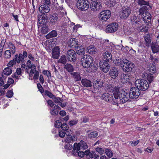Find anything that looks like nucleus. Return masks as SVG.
<instances>
[{"mask_svg":"<svg viewBox=\"0 0 159 159\" xmlns=\"http://www.w3.org/2000/svg\"><path fill=\"white\" fill-rule=\"evenodd\" d=\"M66 134V135H67V134H66V133L64 131H63L62 130L60 131L59 132V136L61 138L64 137L65 136Z\"/></svg>","mask_w":159,"mask_h":159,"instance_id":"obj_64","label":"nucleus"},{"mask_svg":"<svg viewBox=\"0 0 159 159\" xmlns=\"http://www.w3.org/2000/svg\"><path fill=\"white\" fill-rule=\"evenodd\" d=\"M105 152L107 156L109 158H111L113 156V152L109 149H106L105 150Z\"/></svg>","mask_w":159,"mask_h":159,"instance_id":"obj_42","label":"nucleus"},{"mask_svg":"<svg viewBox=\"0 0 159 159\" xmlns=\"http://www.w3.org/2000/svg\"><path fill=\"white\" fill-rule=\"evenodd\" d=\"M139 142V140L134 142L130 141L129 142V144L132 146H135L137 145Z\"/></svg>","mask_w":159,"mask_h":159,"instance_id":"obj_58","label":"nucleus"},{"mask_svg":"<svg viewBox=\"0 0 159 159\" xmlns=\"http://www.w3.org/2000/svg\"><path fill=\"white\" fill-rule=\"evenodd\" d=\"M79 144L81 150H84L88 148V145L86 143L83 141H80L79 143Z\"/></svg>","mask_w":159,"mask_h":159,"instance_id":"obj_39","label":"nucleus"},{"mask_svg":"<svg viewBox=\"0 0 159 159\" xmlns=\"http://www.w3.org/2000/svg\"><path fill=\"white\" fill-rule=\"evenodd\" d=\"M120 98H122V103H124L128 101L129 98L136 99L140 94V90L137 88H131L129 93L125 91H121Z\"/></svg>","mask_w":159,"mask_h":159,"instance_id":"obj_2","label":"nucleus"},{"mask_svg":"<svg viewBox=\"0 0 159 159\" xmlns=\"http://www.w3.org/2000/svg\"><path fill=\"white\" fill-rule=\"evenodd\" d=\"M96 151L99 154L102 155L104 153L105 150L102 148L99 147H97L96 148Z\"/></svg>","mask_w":159,"mask_h":159,"instance_id":"obj_46","label":"nucleus"},{"mask_svg":"<svg viewBox=\"0 0 159 159\" xmlns=\"http://www.w3.org/2000/svg\"><path fill=\"white\" fill-rule=\"evenodd\" d=\"M147 75V79L149 82L150 83H151L152 81H153V80L154 79V77L152 75H148L146 74Z\"/></svg>","mask_w":159,"mask_h":159,"instance_id":"obj_54","label":"nucleus"},{"mask_svg":"<svg viewBox=\"0 0 159 159\" xmlns=\"http://www.w3.org/2000/svg\"><path fill=\"white\" fill-rule=\"evenodd\" d=\"M103 82L100 80H97L94 81L93 87L95 89L101 88L102 87Z\"/></svg>","mask_w":159,"mask_h":159,"instance_id":"obj_26","label":"nucleus"},{"mask_svg":"<svg viewBox=\"0 0 159 159\" xmlns=\"http://www.w3.org/2000/svg\"><path fill=\"white\" fill-rule=\"evenodd\" d=\"M3 72L5 75H8L12 73V70L11 68L7 67L4 69Z\"/></svg>","mask_w":159,"mask_h":159,"instance_id":"obj_43","label":"nucleus"},{"mask_svg":"<svg viewBox=\"0 0 159 159\" xmlns=\"http://www.w3.org/2000/svg\"><path fill=\"white\" fill-rule=\"evenodd\" d=\"M119 74L117 69L113 67L111 69L109 72V75L111 78L115 79L118 76Z\"/></svg>","mask_w":159,"mask_h":159,"instance_id":"obj_17","label":"nucleus"},{"mask_svg":"<svg viewBox=\"0 0 159 159\" xmlns=\"http://www.w3.org/2000/svg\"><path fill=\"white\" fill-rule=\"evenodd\" d=\"M57 35V32L55 30H53L46 35L47 39H49L51 38L55 37Z\"/></svg>","mask_w":159,"mask_h":159,"instance_id":"obj_28","label":"nucleus"},{"mask_svg":"<svg viewBox=\"0 0 159 159\" xmlns=\"http://www.w3.org/2000/svg\"><path fill=\"white\" fill-rule=\"evenodd\" d=\"M111 12L109 10L102 11L99 15V18L102 22L107 21L110 17Z\"/></svg>","mask_w":159,"mask_h":159,"instance_id":"obj_9","label":"nucleus"},{"mask_svg":"<svg viewBox=\"0 0 159 159\" xmlns=\"http://www.w3.org/2000/svg\"><path fill=\"white\" fill-rule=\"evenodd\" d=\"M90 8L92 10L96 11L99 10L102 7L101 3L99 2L92 1L90 4Z\"/></svg>","mask_w":159,"mask_h":159,"instance_id":"obj_14","label":"nucleus"},{"mask_svg":"<svg viewBox=\"0 0 159 159\" xmlns=\"http://www.w3.org/2000/svg\"><path fill=\"white\" fill-rule=\"evenodd\" d=\"M79 45V44L78 43L77 39H75L74 38L70 39L68 42V45L71 48H76V47H77Z\"/></svg>","mask_w":159,"mask_h":159,"instance_id":"obj_20","label":"nucleus"},{"mask_svg":"<svg viewBox=\"0 0 159 159\" xmlns=\"http://www.w3.org/2000/svg\"><path fill=\"white\" fill-rule=\"evenodd\" d=\"M77 53L79 55H83L85 53V50L83 47L81 45L79 44L75 48Z\"/></svg>","mask_w":159,"mask_h":159,"instance_id":"obj_22","label":"nucleus"},{"mask_svg":"<svg viewBox=\"0 0 159 159\" xmlns=\"http://www.w3.org/2000/svg\"><path fill=\"white\" fill-rule=\"evenodd\" d=\"M97 131H94L88 134V137L90 138H93L96 137L98 136Z\"/></svg>","mask_w":159,"mask_h":159,"instance_id":"obj_45","label":"nucleus"},{"mask_svg":"<svg viewBox=\"0 0 159 159\" xmlns=\"http://www.w3.org/2000/svg\"><path fill=\"white\" fill-rule=\"evenodd\" d=\"M66 56L68 60L71 62H74L76 59V54L73 50H69L67 52Z\"/></svg>","mask_w":159,"mask_h":159,"instance_id":"obj_12","label":"nucleus"},{"mask_svg":"<svg viewBox=\"0 0 159 159\" xmlns=\"http://www.w3.org/2000/svg\"><path fill=\"white\" fill-rule=\"evenodd\" d=\"M121 82L123 83H125L129 81V77L128 75L127 74H122L121 75Z\"/></svg>","mask_w":159,"mask_h":159,"instance_id":"obj_35","label":"nucleus"},{"mask_svg":"<svg viewBox=\"0 0 159 159\" xmlns=\"http://www.w3.org/2000/svg\"><path fill=\"white\" fill-rule=\"evenodd\" d=\"M110 91L113 93L114 98L112 94H110L108 97V101L113 105H117L119 103H122V98H120V94L121 93L120 90V87L116 86L109 85L108 86Z\"/></svg>","mask_w":159,"mask_h":159,"instance_id":"obj_1","label":"nucleus"},{"mask_svg":"<svg viewBox=\"0 0 159 159\" xmlns=\"http://www.w3.org/2000/svg\"><path fill=\"white\" fill-rule=\"evenodd\" d=\"M61 129L64 130H67L68 129L69 126L66 123H63L61 126Z\"/></svg>","mask_w":159,"mask_h":159,"instance_id":"obj_48","label":"nucleus"},{"mask_svg":"<svg viewBox=\"0 0 159 159\" xmlns=\"http://www.w3.org/2000/svg\"><path fill=\"white\" fill-rule=\"evenodd\" d=\"M130 8L127 7H124L122 8L120 12V16L121 18L125 19L129 17L131 13Z\"/></svg>","mask_w":159,"mask_h":159,"instance_id":"obj_11","label":"nucleus"},{"mask_svg":"<svg viewBox=\"0 0 159 159\" xmlns=\"http://www.w3.org/2000/svg\"><path fill=\"white\" fill-rule=\"evenodd\" d=\"M71 75L73 76L76 81H79L81 79V78L78 72L72 73H71Z\"/></svg>","mask_w":159,"mask_h":159,"instance_id":"obj_38","label":"nucleus"},{"mask_svg":"<svg viewBox=\"0 0 159 159\" xmlns=\"http://www.w3.org/2000/svg\"><path fill=\"white\" fill-rule=\"evenodd\" d=\"M5 49L9 48L11 51L12 54H14L16 52V48L15 45L10 42H8L5 43Z\"/></svg>","mask_w":159,"mask_h":159,"instance_id":"obj_16","label":"nucleus"},{"mask_svg":"<svg viewBox=\"0 0 159 159\" xmlns=\"http://www.w3.org/2000/svg\"><path fill=\"white\" fill-rule=\"evenodd\" d=\"M99 66L101 70L105 73L107 72L110 68L108 62L105 61L104 60H102L100 61Z\"/></svg>","mask_w":159,"mask_h":159,"instance_id":"obj_13","label":"nucleus"},{"mask_svg":"<svg viewBox=\"0 0 159 159\" xmlns=\"http://www.w3.org/2000/svg\"><path fill=\"white\" fill-rule=\"evenodd\" d=\"M145 44L147 47H148L151 43V40L149 34H147L144 37Z\"/></svg>","mask_w":159,"mask_h":159,"instance_id":"obj_36","label":"nucleus"},{"mask_svg":"<svg viewBox=\"0 0 159 159\" xmlns=\"http://www.w3.org/2000/svg\"><path fill=\"white\" fill-rule=\"evenodd\" d=\"M148 9V7L147 6H143L141 8L139 9V15H141L142 16H143V14H145V13L146 12V11Z\"/></svg>","mask_w":159,"mask_h":159,"instance_id":"obj_32","label":"nucleus"},{"mask_svg":"<svg viewBox=\"0 0 159 159\" xmlns=\"http://www.w3.org/2000/svg\"><path fill=\"white\" fill-rule=\"evenodd\" d=\"M53 58L57 59L59 57L60 48L58 46L55 47L52 49V53Z\"/></svg>","mask_w":159,"mask_h":159,"instance_id":"obj_19","label":"nucleus"},{"mask_svg":"<svg viewBox=\"0 0 159 159\" xmlns=\"http://www.w3.org/2000/svg\"><path fill=\"white\" fill-rule=\"evenodd\" d=\"M39 73L38 71H37L36 73H34V75L33 76V79L34 80H36L38 79L39 76Z\"/></svg>","mask_w":159,"mask_h":159,"instance_id":"obj_60","label":"nucleus"},{"mask_svg":"<svg viewBox=\"0 0 159 159\" xmlns=\"http://www.w3.org/2000/svg\"><path fill=\"white\" fill-rule=\"evenodd\" d=\"M136 14H134V15L131 17L130 20L133 25H135L137 28H138L139 29L142 27L143 24L141 20V18L140 16H139L138 15L136 16Z\"/></svg>","mask_w":159,"mask_h":159,"instance_id":"obj_6","label":"nucleus"},{"mask_svg":"<svg viewBox=\"0 0 159 159\" xmlns=\"http://www.w3.org/2000/svg\"><path fill=\"white\" fill-rule=\"evenodd\" d=\"M156 68L155 65H152L148 69V72L149 74L152 75L156 72Z\"/></svg>","mask_w":159,"mask_h":159,"instance_id":"obj_33","label":"nucleus"},{"mask_svg":"<svg viewBox=\"0 0 159 159\" xmlns=\"http://www.w3.org/2000/svg\"><path fill=\"white\" fill-rule=\"evenodd\" d=\"M149 60H151V61L154 64L157 63L158 61L157 59L154 58L151 55H150Z\"/></svg>","mask_w":159,"mask_h":159,"instance_id":"obj_49","label":"nucleus"},{"mask_svg":"<svg viewBox=\"0 0 159 159\" xmlns=\"http://www.w3.org/2000/svg\"><path fill=\"white\" fill-rule=\"evenodd\" d=\"M81 83L82 85L86 87H91L92 86V84L91 81L87 79H84L81 80Z\"/></svg>","mask_w":159,"mask_h":159,"instance_id":"obj_27","label":"nucleus"},{"mask_svg":"<svg viewBox=\"0 0 159 159\" xmlns=\"http://www.w3.org/2000/svg\"><path fill=\"white\" fill-rule=\"evenodd\" d=\"M15 59L16 60V62L19 63L20 62L22 63H24L25 60L24 58L23 57L22 54L21 53H20L18 55L16 54L15 56Z\"/></svg>","mask_w":159,"mask_h":159,"instance_id":"obj_24","label":"nucleus"},{"mask_svg":"<svg viewBox=\"0 0 159 159\" xmlns=\"http://www.w3.org/2000/svg\"><path fill=\"white\" fill-rule=\"evenodd\" d=\"M54 102L56 103H61L62 102L63 100L59 97L54 98Z\"/></svg>","mask_w":159,"mask_h":159,"instance_id":"obj_57","label":"nucleus"},{"mask_svg":"<svg viewBox=\"0 0 159 159\" xmlns=\"http://www.w3.org/2000/svg\"><path fill=\"white\" fill-rule=\"evenodd\" d=\"M135 84L136 88L142 91L146 90L149 87L147 81L143 79L137 80L135 82Z\"/></svg>","mask_w":159,"mask_h":159,"instance_id":"obj_4","label":"nucleus"},{"mask_svg":"<svg viewBox=\"0 0 159 159\" xmlns=\"http://www.w3.org/2000/svg\"><path fill=\"white\" fill-rule=\"evenodd\" d=\"M31 69L29 72V77L32 78L33 76V75L38 71L36 70V69L31 68Z\"/></svg>","mask_w":159,"mask_h":159,"instance_id":"obj_47","label":"nucleus"},{"mask_svg":"<svg viewBox=\"0 0 159 159\" xmlns=\"http://www.w3.org/2000/svg\"><path fill=\"white\" fill-rule=\"evenodd\" d=\"M54 125L56 128H59L60 126L61 127V123L60 121L59 120H57L55 122Z\"/></svg>","mask_w":159,"mask_h":159,"instance_id":"obj_52","label":"nucleus"},{"mask_svg":"<svg viewBox=\"0 0 159 159\" xmlns=\"http://www.w3.org/2000/svg\"><path fill=\"white\" fill-rule=\"evenodd\" d=\"M39 11L41 13L45 14V13L48 12L50 11L49 7L47 5H41L39 8Z\"/></svg>","mask_w":159,"mask_h":159,"instance_id":"obj_21","label":"nucleus"},{"mask_svg":"<svg viewBox=\"0 0 159 159\" xmlns=\"http://www.w3.org/2000/svg\"><path fill=\"white\" fill-rule=\"evenodd\" d=\"M110 94L108 93H104L102 96V98L106 101H108V97Z\"/></svg>","mask_w":159,"mask_h":159,"instance_id":"obj_50","label":"nucleus"},{"mask_svg":"<svg viewBox=\"0 0 159 159\" xmlns=\"http://www.w3.org/2000/svg\"><path fill=\"white\" fill-rule=\"evenodd\" d=\"M136 2L140 6L146 5L147 7L148 6V7L152 8L149 5L148 2H147L144 0H137Z\"/></svg>","mask_w":159,"mask_h":159,"instance_id":"obj_30","label":"nucleus"},{"mask_svg":"<svg viewBox=\"0 0 159 159\" xmlns=\"http://www.w3.org/2000/svg\"><path fill=\"white\" fill-rule=\"evenodd\" d=\"M121 63V67L125 72L131 71L134 67L133 63L126 59H123Z\"/></svg>","mask_w":159,"mask_h":159,"instance_id":"obj_3","label":"nucleus"},{"mask_svg":"<svg viewBox=\"0 0 159 159\" xmlns=\"http://www.w3.org/2000/svg\"><path fill=\"white\" fill-rule=\"evenodd\" d=\"M89 2L87 0H79L76 3L78 8L81 11L87 10L89 7Z\"/></svg>","mask_w":159,"mask_h":159,"instance_id":"obj_7","label":"nucleus"},{"mask_svg":"<svg viewBox=\"0 0 159 159\" xmlns=\"http://www.w3.org/2000/svg\"><path fill=\"white\" fill-rule=\"evenodd\" d=\"M48 21V20L47 16H44L42 15L38 16V25L39 26L41 25H46Z\"/></svg>","mask_w":159,"mask_h":159,"instance_id":"obj_15","label":"nucleus"},{"mask_svg":"<svg viewBox=\"0 0 159 159\" xmlns=\"http://www.w3.org/2000/svg\"><path fill=\"white\" fill-rule=\"evenodd\" d=\"M81 61L82 66L84 68H88L92 66L93 60L90 56L85 55L81 58Z\"/></svg>","mask_w":159,"mask_h":159,"instance_id":"obj_5","label":"nucleus"},{"mask_svg":"<svg viewBox=\"0 0 159 159\" xmlns=\"http://www.w3.org/2000/svg\"><path fill=\"white\" fill-rule=\"evenodd\" d=\"M118 27V25L117 23H112L107 26L105 31L107 33H113L117 31Z\"/></svg>","mask_w":159,"mask_h":159,"instance_id":"obj_10","label":"nucleus"},{"mask_svg":"<svg viewBox=\"0 0 159 159\" xmlns=\"http://www.w3.org/2000/svg\"><path fill=\"white\" fill-rule=\"evenodd\" d=\"M66 61V56L63 55L61 56L60 59L58 60V62L63 64H65Z\"/></svg>","mask_w":159,"mask_h":159,"instance_id":"obj_44","label":"nucleus"},{"mask_svg":"<svg viewBox=\"0 0 159 159\" xmlns=\"http://www.w3.org/2000/svg\"><path fill=\"white\" fill-rule=\"evenodd\" d=\"M6 39H2L0 44V57H1L2 55V52L3 50V48L4 47L5 48V43L6 42Z\"/></svg>","mask_w":159,"mask_h":159,"instance_id":"obj_37","label":"nucleus"},{"mask_svg":"<svg viewBox=\"0 0 159 159\" xmlns=\"http://www.w3.org/2000/svg\"><path fill=\"white\" fill-rule=\"evenodd\" d=\"M61 18V17L59 14L54 13L50 16L48 21L50 25H54L57 24L58 22L60 21Z\"/></svg>","mask_w":159,"mask_h":159,"instance_id":"obj_8","label":"nucleus"},{"mask_svg":"<svg viewBox=\"0 0 159 159\" xmlns=\"http://www.w3.org/2000/svg\"><path fill=\"white\" fill-rule=\"evenodd\" d=\"M81 149L80 147L79 143H75L74 144L73 150V152L74 155H75Z\"/></svg>","mask_w":159,"mask_h":159,"instance_id":"obj_31","label":"nucleus"},{"mask_svg":"<svg viewBox=\"0 0 159 159\" xmlns=\"http://www.w3.org/2000/svg\"><path fill=\"white\" fill-rule=\"evenodd\" d=\"M143 20L146 24L147 25H148L151 23V16L150 13L148 12H146L143 16Z\"/></svg>","mask_w":159,"mask_h":159,"instance_id":"obj_18","label":"nucleus"},{"mask_svg":"<svg viewBox=\"0 0 159 159\" xmlns=\"http://www.w3.org/2000/svg\"><path fill=\"white\" fill-rule=\"evenodd\" d=\"M122 60L121 59H116L114 61V63L116 65L120 66H121V62Z\"/></svg>","mask_w":159,"mask_h":159,"instance_id":"obj_55","label":"nucleus"},{"mask_svg":"<svg viewBox=\"0 0 159 159\" xmlns=\"http://www.w3.org/2000/svg\"><path fill=\"white\" fill-rule=\"evenodd\" d=\"M65 141L66 143H70L73 142L70 136H67L66 139Z\"/></svg>","mask_w":159,"mask_h":159,"instance_id":"obj_63","label":"nucleus"},{"mask_svg":"<svg viewBox=\"0 0 159 159\" xmlns=\"http://www.w3.org/2000/svg\"><path fill=\"white\" fill-rule=\"evenodd\" d=\"M64 68L68 72L71 73L74 70L73 66L70 64L67 63L64 66Z\"/></svg>","mask_w":159,"mask_h":159,"instance_id":"obj_29","label":"nucleus"},{"mask_svg":"<svg viewBox=\"0 0 159 159\" xmlns=\"http://www.w3.org/2000/svg\"><path fill=\"white\" fill-rule=\"evenodd\" d=\"M77 123V120H72L69 122V124L70 125L73 126L76 124Z\"/></svg>","mask_w":159,"mask_h":159,"instance_id":"obj_59","label":"nucleus"},{"mask_svg":"<svg viewBox=\"0 0 159 159\" xmlns=\"http://www.w3.org/2000/svg\"><path fill=\"white\" fill-rule=\"evenodd\" d=\"M43 73L44 75H46L48 78L51 77V73L48 70H43Z\"/></svg>","mask_w":159,"mask_h":159,"instance_id":"obj_61","label":"nucleus"},{"mask_svg":"<svg viewBox=\"0 0 159 159\" xmlns=\"http://www.w3.org/2000/svg\"><path fill=\"white\" fill-rule=\"evenodd\" d=\"M45 93V94L51 98H55V96L49 91L46 90Z\"/></svg>","mask_w":159,"mask_h":159,"instance_id":"obj_56","label":"nucleus"},{"mask_svg":"<svg viewBox=\"0 0 159 159\" xmlns=\"http://www.w3.org/2000/svg\"><path fill=\"white\" fill-rule=\"evenodd\" d=\"M15 60V58H14L13 60L10 61L7 65V66L9 67L12 66L13 65L16 63Z\"/></svg>","mask_w":159,"mask_h":159,"instance_id":"obj_51","label":"nucleus"},{"mask_svg":"<svg viewBox=\"0 0 159 159\" xmlns=\"http://www.w3.org/2000/svg\"><path fill=\"white\" fill-rule=\"evenodd\" d=\"M13 92L11 90L8 91L6 93V96L8 98H11L13 96Z\"/></svg>","mask_w":159,"mask_h":159,"instance_id":"obj_53","label":"nucleus"},{"mask_svg":"<svg viewBox=\"0 0 159 159\" xmlns=\"http://www.w3.org/2000/svg\"><path fill=\"white\" fill-rule=\"evenodd\" d=\"M73 148L72 145L69 143H67L65 146V149H68V150H71Z\"/></svg>","mask_w":159,"mask_h":159,"instance_id":"obj_62","label":"nucleus"},{"mask_svg":"<svg viewBox=\"0 0 159 159\" xmlns=\"http://www.w3.org/2000/svg\"><path fill=\"white\" fill-rule=\"evenodd\" d=\"M103 58L102 60H104L105 61L109 62L110 61H111L112 58V55L109 52L106 51L103 53Z\"/></svg>","mask_w":159,"mask_h":159,"instance_id":"obj_23","label":"nucleus"},{"mask_svg":"<svg viewBox=\"0 0 159 159\" xmlns=\"http://www.w3.org/2000/svg\"><path fill=\"white\" fill-rule=\"evenodd\" d=\"M12 52H11L10 50H7L6 51L4 54V57L6 59L10 58L11 56Z\"/></svg>","mask_w":159,"mask_h":159,"instance_id":"obj_41","label":"nucleus"},{"mask_svg":"<svg viewBox=\"0 0 159 159\" xmlns=\"http://www.w3.org/2000/svg\"><path fill=\"white\" fill-rule=\"evenodd\" d=\"M42 26L41 32L42 33L45 34L48 32V27L46 25H41V26Z\"/></svg>","mask_w":159,"mask_h":159,"instance_id":"obj_40","label":"nucleus"},{"mask_svg":"<svg viewBox=\"0 0 159 159\" xmlns=\"http://www.w3.org/2000/svg\"><path fill=\"white\" fill-rule=\"evenodd\" d=\"M87 52L90 54H93L97 53V49L93 45H90L87 48Z\"/></svg>","mask_w":159,"mask_h":159,"instance_id":"obj_25","label":"nucleus"},{"mask_svg":"<svg viewBox=\"0 0 159 159\" xmlns=\"http://www.w3.org/2000/svg\"><path fill=\"white\" fill-rule=\"evenodd\" d=\"M151 49L153 53H157L159 51V46L156 44H152Z\"/></svg>","mask_w":159,"mask_h":159,"instance_id":"obj_34","label":"nucleus"}]
</instances>
